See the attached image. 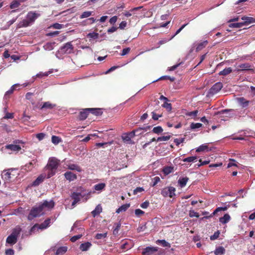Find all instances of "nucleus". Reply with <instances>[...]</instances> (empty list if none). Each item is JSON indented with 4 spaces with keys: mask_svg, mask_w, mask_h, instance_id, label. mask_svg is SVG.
<instances>
[{
    "mask_svg": "<svg viewBox=\"0 0 255 255\" xmlns=\"http://www.w3.org/2000/svg\"><path fill=\"white\" fill-rule=\"evenodd\" d=\"M60 165V160L55 157H50L48 163L44 168L45 171H47V178H49L54 175L57 169Z\"/></svg>",
    "mask_w": 255,
    "mask_h": 255,
    "instance_id": "1",
    "label": "nucleus"
},
{
    "mask_svg": "<svg viewBox=\"0 0 255 255\" xmlns=\"http://www.w3.org/2000/svg\"><path fill=\"white\" fill-rule=\"evenodd\" d=\"M17 171L15 169H8L3 170L1 173V178L6 182H9L17 175Z\"/></svg>",
    "mask_w": 255,
    "mask_h": 255,
    "instance_id": "2",
    "label": "nucleus"
},
{
    "mask_svg": "<svg viewBox=\"0 0 255 255\" xmlns=\"http://www.w3.org/2000/svg\"><path fill=\"white\" fill-rule=\"evenodd\" d=\"M43 213L42 210L39 205L38 207H34L30 210V213L28 215L27 219L31 221L34 218L42 215Z\"/></svg>",
    "mask_w": 255,
    "mask_h": 255,
    "instance_id": "3",
    "label": "nucleus"
},
{
    "mask_svg": "<svg viewBox=\"0 0 255 255\" xmlns=\"http://www.w3.org/2000/svg\"><path fill=\"white\" fill-rule=\"evenodd\" d=\"M175 188L173 187H165L162 189L161 194L164 197H169L172 198L175 195Z\"/></svg>",
    "mask_w": 255,
    "mask_h": 255,
    "instance_id": "4",
    "label": "nucleus"
},
{
    "mask_svg": "<svg viewBox=\"0 0 255 255\" xmlns=\"http://www.w3.org/2000/svg\"><path fill=\"white\" fill-rule=\"evenodd\" d=\"M71 198L73 200L72 203V206H74L78 202H79L81 198L84 197L81 193L73 192L70 195Z\"/></svg>",
    "mask_w": 255,
    "mask_h": 255,
    "instance_id": "5",
    "label": "nucleus"
},
{
    "mask_svg": "<svg viewBox=\"0 0 255 255\" xmlns=\"http://www.w3.org/2000/svg\"><path fill=\"white\" fill-rule=\"evenodd\" d=\"M40 16V14L38 13H36L35 12L30 11L28 12L26 15V18L28 20V21L30 23V24H32L35 20Z\"/></svg>",
    "mask_w": 255,
    "mask_h": 255,
    "instance_id": "6",
    "label": "nucleus"
},
{
    "mask_svg": "<svg viewBox=\"0 0 255 255\" xmlns=\"http://www.w3.org/2000/svg\"><path fill=\"white\" fill-rule=\"evenodd\" d=\"M138 129H135L130 132L125 133L122 136V138L125 141H129L131 138H133L135 135V133L138 132Z\"/></svg>",
    "mask_w": 255,
    "mask_h": 255,
    "instance_id": "7",
    "label": "nucleus"
},
{
    "mask_svg": "<svg viewBox=\"0 0 255 255\" xmlns=\"http://www.w3.org/2000/svg\"><path fill=\"white\" fill-rule=\"evenodd\" d=\"M223 88V84L221 82L215 83L210 89V93L212 94L217 93Z\"/></svg>",
    "mask_w": 255,
    "mask_h": 255,
    "instance_id": "8",
    "label": "nucleus"
},
{
    "mask_svg": "<svg viewBox=\"0 0 255 255\" xmlns=\"http://www.w3.org/2000/svg\"><path fill=\"white\" fill-rule=\"evenodd\" d=\"M73 49V45L71 42L66 43L64 46L60 48L61 52L70 53Z\"/></svg>",
    "mask_w": 255,
    "mask_h": 255,
    "instance_id": "9",
    "label": "nucleus"
},
{
    "mask_svg": "<svg viewBox=\"0 0 255 255\" xmlns=\"http://www.w3.org/2000/svg\"><path fill=\"white\" fill-rule=\"evenodd\" d=\"M157 251L156 247H147L143 250L142 255H152Z\"/></svg>",
    "mask_w": 255,
    "mask_h": 255,
    "instance_id": "10",
    "label": "nucleus"
},
{
    "mask_svg": "<svg viewBox=\"0 0 255 255\" xmlns=\"http://www.w3.org/2000/svg\"><path fill=\"white\" fill-rule=\"evenodd\" d=\"M237 100L240 105L243 108H247L250 103V102L246 100L244 97H239L237 99Z\"/></svg>",
    "mask_w": 255,
    "mask_h": 255,
    "instance_id": "11",
    "label": "nucleus"
},
{
    "mask_svg": "<svg viewBox=\"0 0 255 255\" xmlns=\"http://www.w3.org/2000/svg\"><path fill=\"white\" fill-rule=\"evenodd\" d=\"M47 178V174L42 173L40 174L33 182V186H38L41 183L45 178Z\"/></svg>",
    "mask_w": 255,
    "mask_h": 255,
    "instance_id": "12",
    "label": "nucleus"
},
{
    "mask_svg": "<svg viewBox=\"0 0 255 255\" xmlns=\"http://www.w3.org/2000/svg\"><path fill=\"white\" fill-rule=\"evenodd\" d=\"M56 107V105L55 104L51 103L50 102H44L40 108L41 110H43L45 109H49L51 110L55 108Z\"/></svg>",
    "mask_w": 255,
    "mask_h": 255,
    "instance_id": "13",
    "label": "nucleus"
},
{
    "mask_svg": "<svg viewBox=\"0 0 255 255\" xmlns=\"http://www.w3.org/2000/svg\"><path fill=\"white\" fill-rule=\"evenodd\" d=\"M238 67L241 69H238V72L253 70V69L252 68V66L248 63L240 64Z\"/></svg>",
    "mask_w": 255,
    "mask_h": 255,
    "instance_id": "14",
    "label": "nucleus"
},
{
    "mask_svg": "<svg viewBox=\"0 0 255 255\" xmlns=\"http://www.w3.org/2000/svg\"><path fill=\"white\" fill-rule=\"evenodd\" d=\"M39 206L43 211L45 208H47L48 209L52 208L54 206V203L52 201L48 202L45 200L42 203L39 204Z\"/></svg>",
    "mask_w": 255,
    "mask_h": 255,
    "instance_id": "15",
    "label": "nucleus"
},
{
    "mask_svg": "<svg viewBox=\"0 0 255 255\" xmlns=\"http://www.w3.org/2000/svg\"><path fill=\"white\" fill-rule=\"evenodd\" d=\"M65 178L69 181H72L77 179L76 174L73 173L71 171H67L64 173Z\"/></svg>",
    "mask_w": 255,
    "mask_h": 255,
    "instance_id": "16",
    "label": "nucleus"
},
{
    "mask_svg": "<svg viewBox=\"0 0 255 255\" xmlns=\"http://www.w3.org/2000/svg\"><path fill=\"white\" fill-rule=\"evenodd\" d=\"M87 111L95 116H101L103 114L102 109L100 108H86Z\"/></svg>",
    "mask_w": 255,
    "mask_h": 255,
    "instance_id": "17",
    "label": "nucleus"
},
{
    "mask_svg": "<svg viewBox=\"0 0 255 255\" xmlns=\"http://www.w3.org/2000/svg\"><path fill=\"white\" fill-rule=\"evenodd\" d=\"M5 148L12 151H19L21 150V147L16 144H8L5 146Z\"/></svg>",
    "mask_w": 255,
    "mask_h": 255,
    "instance_id": "18",
    "label": "nucleus"
},
{
    "mask_svg": "<svg viewBox=\"0 0 255 255\" xmlns=\"http://www.w3.org/2000/svg\"><path fill=\"white\" fill-rule=\"evenodd\" d=\"M37 163V160L33 159L31 161L29 162V163L25 164L24 166V169L25 170L31 171L32 168L34 167V165L36 164Z\"/></svg>",
    "mask_w": 255,
    "mask_h": 255,
    "instance_id": "19",
    "label": "nucleus"
},
{
    "mask_svg": "<svg viewBox=\"0 0 255 255\" xmlns=\"http://www.w3.org/2000/svg\"><path fill=\"white\" fill-rule=\"evenodd\" d=\"M66 246L60 247L57 249L55 255H63L67 251Z\"/></svg>",
    "mask_w": 255,
    "mask_h": 255,
    "instance_id": "20",
    "label": "nucleus"
},
{
    "mask_svg": "<svg viewBox=\"0 0 255 255\" xmlns=\"http://www.w3.org/2000/svg\"><path fill=\"white\" fill-rule=\"evenodd\" d=\"M102 212V208L101 205H97L95 209L91 212L92 216L95 217L96 216L99 215Z\"/></svg>",
    "mask_w": 255,
    "mask_h": 255,
    "instance_id": "21",
    "label": "nucleus"
},
{
    "mask_svg": "<svg viewBox=\"0 0 255 255\" xmlns=\"http://www.w3.org/2000/svg\"><path fill=\"white\" fill-rule=\"evenodd\" d=\"M89 113V111H87L86 109H85L83 111L80 112L79 115V119L81 121L85 120L88 115Z\"/></svg>",
    "mask_w": 255,
    "mask_h": 255,
    "instance_id": "22",
    "label": "nucleus"
},
{
    "mask_svg": "<svg viewBox=\"0 0 255 255\" xmlns=\"http://www.w3.org/2000/svg\"><path fill=\"white\" fill-rule=\"evenodd\" d=\"M91 246V243L87 242L81 244L79 248L82 251L84 252L88 251Z\"/></svg>",
    "mask_w": 255,
    "mask_h": 255,
    "instance_id": "23",
    "label": "nucleus"
},
{
    "mask_svg": "<svg viewBox=\"0 0 255 255\" xmlns=\"http://www.w3.org/2000/svg\"><path fill=\"white\" fill-rule=\"evenodd\" d=\"M50 223L51 220L50 218H48L46 220H45L43 223L39 225V228L40 229H46L50 226Z\"/></svg>",
    "mask_w": 255,
    "mask_h": 255,
    "instance_id": "24",
    "label": "nucleus"
},
{
    "mask_svg": "<svg viewBox=\"0 0 255 255\" xmlns=\"http://www.w3.org/2000/svg\"><path fill=\"white\" fill-rule=\"evenodd\" d=\"M230 206L228 205V206H225L224 207H218L217 208L214 212L209 216V217H212L213 216L215 215L217 213L219 212H220L221 211H226L228 209V208Z\"/></svg>",
    "mask_w": 255,
    "mask_h": 255,
    "instance_id": "25",
    "label": "nucleus"
},
{
    "mask_svg": "<svg viewBox=\"0 0 255 255\" xmlns=\"http://www.w3.org/2000/svg\"><path fill=\"white\" fill-rule=\"evenodd\" d=\"M189 178L187 177L180 178L178 181V183L180 186L182 188L185 186Z\"/></svg>",
    "mask_w": 255,
    "mask_h": 255,
    "instance_id": "26",
    "label": "nucleus"
},
{
    "mask_svg": "<svg viewBox=\"0 0 255 255\" xmlns=\"http://www.w3.org/2000/svg\"><path fill=\"white\" fill-rule=\"evenodd\" d=\"M68 168L72 170H76L78 172L82 171L81 168L77 164H69L67 165Z\"/></svg>",
    "mask_w": 255,
    "mask_h": 255,
    "instance_id": "27",
    "label": "nucleus"
},
{
    "mask_svg": "<svg viewBox=\"0 0 255 255\" xmlns=\"http://www.w3.org/2000/svg\"><path fill=\"white\" fill-rule=\"evenodd\" d=\"M17 239L11 235L6 238V242L10 245H13L17 242Z\"/></svg>",
    "mask_w": 255,
    "mask_h": 255,
    "instance_id": "28",
    "label": "nucleus"
},
{
    "mask_svg": "<svg viewBox=\"0 0 255 255\" xmlns=\"http://www.w3.org/2000/svg\"><path fill=\"white\" fill-rule=\"evenodd\" d=\"M31 24L26 18L19 22L17 25V28H21L24 27H27Z\"/></svg>",
    "mask_w": 255,
    "mask_h": 255,
    "instance_id": "29",
    "label": "nucleus"
},
{
    "mask_svg": "<svg viewBox=\"0 0 255 255\" xmlns=\"http://www.w3.org/2000/svg\"><path fill=\"white\" fill-rule=\"evenodd\" d=\"M21 229L19 227H16L12 230V233L10 234L11 236L15 237L17 239L18 236L19 235Z\"/></svg>",
    "mask_w": 255,
    "mask_h": 255,
    "instance_id": "30",
    "label": "nucleus"
},
{
    "mask_svg": "<svg viewBox=\"0 0 255 255\" xmlns=\"http://www.w3.org/2000/svg\"><path fill=\"white\" fill-rule=\"evenodd\" d=\"M226 250L223 247H219L216 249L214 254L216 255H223L225 253Z\"/></svg>",
    "mask_w": 255,
    "mask_h": 255,
    "instance_id": "31",
    "label": "nucleus"
},
{
    "mask_svg": "<svg viewBox=\"0 0 255 255\" xmlns=\"http://www.w3.org/2000/svg\"><path fill=\"white\" fill-rule=\"evenodd\" d=\"M129 204H124L117 209L116 212L119 214L121 212H125L129 207Z\"/></svg>",
    "mask_w": 255,
    "mask_h": 255,
    "instance_id": "32",
    "label": "nucleus"
},
{
    "mask_svg": "<svg viewBox=\"0 0 255 255\" xmlns=\"http://www.w3.org/2000/svg\"><path fill=\"white\" fill-rule=\"evenodd\" d=\"M208 43V41L205 40L203 42L198 43L197 45V47H196V51L198 52V51L201 50L202 49H203L204 47H205L206 46Z\"/></svg>",
    "mask_w": 255,
    "mask_h": 255,
    "instance_id": "33",
    "label": "nucleus"
},
{
    "mask_svg": "<svg viewBox=\"0 0 255 255\" xmlns=\"http://www.w3.org/2000/svg\"><path fill=\"white\" fill-rule=\"evenodd\" d=\"M231 219V217L230 215L228 214H226L223 217H221L219 219V221L222 224H226L228 223Z\"/></svg>",
    "mask_w": 255,
    "mask_h": 255,
    "instance_id": "34",
    "label": "nucleus"
},
{
    "mask_svg": "<svg viewBox=\"0 0 255 255\" xmlns=\"http://www.w3.org/2000/svg\"><path fill=\"white\" fill-rule=\"evenodd\" d=\"M20 5V4L17 1V0H13L10 3L9 7L10 9H13L19 7Z\"/></svg>",
    "mask_w": 255,
    "mask_h": 255,
    "instance_id": "35",
    "label": "nucleus"
},
{
    "mask_svg": "<svg viewBox=\"0 0 255 255\" xmlns=\"http://www.w3.org/2000/svg\"><path fill=\"white\" fill-rule=\"evenodd\" d=\"M106 187V184L104 183H101L96 184L94 186V188L96 191H101Z\"/></svg>",
    "mask_w": 255,
    "mask_h": 255,
    "instance_id": "36",
    "label": "nucleus"
},
{
    "mask_svg": "<svg viewBox=\"0 0 255 255\" xmlns=\"http://www.w3.org/2000/svg\"><path fill=\"white\" fill-rule=\"evenodd\" d=\"M242 19L244 21L245 25L255 22L254 18L251 17L244 16L242 18Z\"/></svg>",
    "mask_w": 255,
    "mask_h": 255,
    "instance_id": "37",
    "label": "nucleus"
},
{
    "mask_svg": "<svg viewBox=\"0 0 255 255\" xmlns=\"http://www.w3.org/2000/svg\"><path fill=\"white\" fill-rule=\"evenodd\" d=\"M232 72V69L231 67L224 69L223 70L220 72L219 74L220 75L226 76Z\"/></svg>",
    "mask_w": 255,
    "mask_h": 255,
    "instance_id": "38",
    "label": "nucleus"
},
{
    "mask_svg": "<svg viewBox=\"0 0 255 255\" xmlns=\"http://www.w3.org/2000/svg\"><path fill=\"white\" fill-rule=\"evenodd\" d=\"M162 171L165 175H168L173 171V167L165 166L163 168Z\"/></svg>",
    "mask_w": 255,
    "mask_h": 255,
    "instance_id": "39",
    "label": "nucleus"
},
{
    "mask_svg": "<svg viewBox=\"0 0 255 255\" xmlns=\"http://www.w3.org/2000/svg\"><path fill=\"white\" fill-rule=\"evenodd\" d=\"M142 7V6H138V7H134L132 9H130L129 11H126L124 13V15L126 17H129L132 15L131 12H132L133 11L137 10L141 8Z\"/></svg>",
    "mask_w": 255,
    "mask_h": 255,
    "instance_id": "40",
    "label": "nucleus"
},
{
    "mask_svg": "<svg viewBox=\"0 0 255 255\" xmlns=\"http://www.w3.org/2000/svg\"><path fill=\"white\" fill-rule=\"evenodd\" d=\"M245 25V22L233 23L229 24L230 27L241 28Z\"/></svg>",
    "mask_w": 255,
    "mask_h": 255,
    "instance_id": "41",
    "label": "nucleus"
},
{
    "mask_svg": "<svg viewBox=\"0 0 255 255\" xmlns=\"http://www.w3.org/2000/svg\"><path fill=\"white\" fill-rule=\"evenodd\" d=\"M92 13H93L92 11H84L80 16V18L81 19H82V18L88 17L92 14Z\"/></svg>",
    "mask_w": 255,
    "mask_h": 255,
    "instance_id": "42",
    "label": "nucleus"
},
{
    "mask_svg": "<svg viewBox=\"0 0 255 255\" xmlns=\"http://www.w3.org/2000/svg\"><path fill=\"white\" fill-rule=\"evenodd\" d=\"M163 128L160 126L154 127L152 130L153 132L156 134L161 133L163 131Z\"/></svg>",
    "mask_w": 255,
    "mask_h": 255,
    "instance_id": "43",
    "label": "nucleus"
},
{
    "mask_svg": "<svg viewBox=\"0 0 255 255\" xmlns=\"http://www.w3.org/2000/svg\"><path fill=\"white\" fill-rule=\"evenodd\" d=\"M208 149V146L206 144H202L199 146L196 150V152L204 151Z\"/></svg>",
    "mask_w": 255,
    "mask_h": 255,
    "instance_id": "44",
    "label": "nucleus"
},
{
    "mask_svg": "<svg viewBox=\"0 0 255 255\" xmlns=\"http://www.w3.org/2000/svg\"><path fill=\"white\" fill-rule=\"evenodd\" d=\"M203 125L201 123H192L190 125V128L192 129H194L196 128H201Z\"/></svg>",
    "mask_w": 255,
    "mask_h": 255,
    "instance_id": "45",
    "label": "nucleus"
},
{
    "mask_svg": "<svg viewBox=\"0 0 255 255\" xmlns=\"http://www.w3.org/2000/svg\"><path fill=\"white\" fill-rule=\"evenodd\" d=\"M171 135L160 136V137H158L156 139V141H167L171 138Z\"/></svg>",
    "mask_w": 255,
    "mask_h": 255,
    "instance_id": "46",
    "label": "nucleus"
},
{
    "mask_svg": "<svg viewBox=\"0 0 255 255\" xmlns=\"http://www.w3.org/2000/svg\"><path fill=\"white\" fill-rule=\"evenodd\" d=\"M51 140L54 144H57L61 141V138L58 136L53 135L51 138Z\"/></svg>",
    "mask_w": 255,
    "mask_h": 255,
    "instance_id": "47",
    "label": "nucleus"
},
{
    "mask_svg": "<svg viewBox=\"0 0 255 255\" xmlns=\"http://www.w3.org/2000/svg\"><path fill=\"white\" fill-rule=\"evenodd\" d=\"M115 228L113 231V234L117 235L118 233L119 230L121 227V224L120 223H116L114 224Z\"/></svg>",
    "mask_w": 255,
    "mask_h": 255,
    "instance_id": "48",
    "label": "nucleus"
},
{
    "mask_svg": "<svg viewBox=\"0 0 255 255\" xmlns=\"http://www.w3.org/2000/svg\"><path fill=\"white\" fill-rule=\"evenodd\" d=\"M197 159L196 156H190L186 157L183 159V161L186 162H193L195 160Z\"/></svg>",
    "mask_w": 255,
    "mask_h": 255,
    "instance_id": "49",
    "label": "nucleus"
},
{
    "mask_svg": "<svg viewBox=\"0 0 255 255\" xmlns=\"http://www.w3.org/2000/svg\"><path fill=\"white\" fill-rule=\"evenodd\" d=\"M163 107L166 109L168 111H170L172 110V106L170 103H168L165 101L162 105Z\"/></svg>",
    "mask_w": 255,
    "mask_h": 255,
    "instance_id": "50",
    "label": "nucleus"
},
{
    "mask_svg": "<svg viewBox=\"0 0 255 255\" xmlns=\"http://www.w3.org/2000/svg\"><path fill=\"white\" fill-rule=\"evenodd\" d=\"M171 39V38H170V39L164 38V39H163L160 40L158 43V46L157 47V48L159 47L160 45L166 43V42H167Z\"/></svg>",
    "mask_w": 255,
    "mask_h": 255,
    "instance_id": "51",
    "label": "nucleus"
},
{
    "mask_svg": "<svg viewBox=\"0 0 255 255\" xmlns=\"http://www.w3.org/2000/svg\"><path fill=\"white\" fill-rule=\"evenodd\" d=\"M18 86H19V84H15V85H13L10 88V89L6 92L5 95L11 94L13 92L14 90H15V87H17Z\"/></svg>",
    "mask_w": 255,
    "mask_h": 255,
    "instance_id": "52",
    "label": "nucleus"
},
{
    "mask_svg": "<svg viewBox=\"0 0 255 255\" xmlns=\"http://www.w3.org/2000/svg\"><path fill=\"white\" fill-rule=\"evenodd\" d=\"M189 216L191 218L196 217L197 218H198L199 217V214L198 213L195 212L193 210H190L189 211Z\"/></svg>",
    "mask_w": 255,
    "mask_h": 255,
    "instance_id": "53",
    "label": "nucleus"
},
{
    "mask_svg": "<svg viewBox=\"0 0 255 255\" xmlns=\"http://www.w3.org/2000/svg\"><path fill=\"white\" fill-rule=\"evenodd\" d=\"M220 234V233L219 231H217V232L214 233L213 235H212L210 237V239L211 240H215L218 239V237H219Z\"/></svg>",
    "mask_w": 255,
    "mask_h": 255,
    "instance_id": "54",
    "label": "nucleus"
},
{
    "mask_svg": "<svg viewBox=\"0 0 255 255\" xmlns=\"http://www.w3.org/2000/svg\"><path fill=\"white\" fill-rule=\"evenodd\" d=\"M107 237V233H98L96 235V239L97 240L102 239L103 238H105Z\"/></svg>",
    "mask_w": 255,
    "mask_h": 255,
    "instance_id": "55",
    "label": "nucleus"
},
{
    "mask_svg": "<svg viewBox=\"0 0 255 255\" xmlns=\"http://www.w3.org/2000/svg\"><path fill=\"white\" fill-rule=\"evenodd\" d=\"M87 36L89 37L94 38V39H96V38H98L99 34L96 32H91V33H89Z\"/></svg>",
    "mask_w": 255,
    "mask_h": 255,
    "instance_id": "56",
    "label": "nucleus"
},
{
    "mask_svg": "<svg viewBox=\"0 0 255 255\" xmlns=\"http://www.w3.org/2000/svg\"><path fill=\"white\" fill-rule=\"evenodd\" d=\"M185 140L184 138H175L174 140V142L176 143L177 146H178L180 143L183 142Z\"/></svg>",
    "mask_w": 255,
    "mask_h": 255,
    "instance_id": "57",
    "label": "nucleus"
},
{
    "mask_svg": "<svg viewBox=\"0 0 255 255\" xmlns=\"http://www.w3.org/2000/svg\"><path fill=\"white\" fill-rule=\"evenodd\" d=\"M151 114H152V118L155 121L157 120L159 117H162V115L157 114L155 113V112H152L151 113Z\"/></svg>",
    "mask_w": 255,
    "mask_h": 255,
    "instance_id": "58",
    "label": "nucleus"
},
{
    "mask_svg": "<svg viewBox=\"0 0 255 255\" xmlns=\"http://www.w3.org/2000/svg\"><path fill=\"white\" fill-rule=\"evenodd\" d=\"M50 27L55 29H60L63 27V25L58 23H55L52 24Z\"/></svg>",
    "mask_w": 255,
    "mask_h": 255,
    "instance_id": "59",
    "label": "nucleus"
},
{
    "mask_svg": "<svg viewBox=\"0 0 255 255\" xmlns=\"http://www.w3.org/2000/svg\"><path fill=\"white\" fill-rule=\"evenodd\" d=\"M130 50V48L129 47H127L123 49L122 52L121 54L122 56H125L126 54H128Z\"/></svg>",
    "mask_w": 255,
    "mask_h": 255,
    "instance_id": "60",
    "label": "nucleus"
},
{
    "mask_svg": "<svg viewBox=\"0 0 255 255\" xmlns=\"http://www.w3.org/2000/svg\"><path fill=\"white\" fill-rule=\"evenodd\" d=\"M144 191V189L142 187H137L133 190V194L136 195L138 193Z\"/></svg>",
    "mask_w": 255,
    "mask_h": 255,
    "instance_id": "61",
    "label": "nucleus"
},
{
    "mask_svg": "<svg viewBox=\"0 0 255 255\" xmlns=\"http://www.w3.org/2000/svg\"><path fill=\"white\" fill-rule=\"evenodd\" d=\"M117 19H118V17L117 16H114L110 18L109 22H110V24L114 25L115 24V23L117 21Z\"/></svg>",
    "mask_w": 255,
    "mask_h": 255,
    "instance_id": "62",
    "label": "nucleus"
},
{
    "mask_svg": "<svg viewBox=\"0 0 255 255\" xmlns=\"http://www.w3.org/2000/svg\"><path fill=\"white\" fill-rule=\"evenodd\" d=\"M153 182L151 186L154 187L160 181V179L159 177L156 176L153 179Z\"/></svg>",
    "mask_w": 255,
    "mask_h": 255,
    "instance_id": "63",
    "label": "nucleus"
},
{
    "mask_svg": "<svg viewBox=\"0 0 255 255\" xmlns=\"http://www.w3.org/2000/svg\"><path fill=\"white\" fill-rule=\"evenodd\" d=\"M81 237H82V235H78L76 236H74L71 238L70 241L72 242H75L78 239H80L81 238Z\"/></svg>",
    "mask_w": 255,
    "mask_h": 255,
    "instance_id": "64",
    "label": "nucleus"
}]
</instances>
